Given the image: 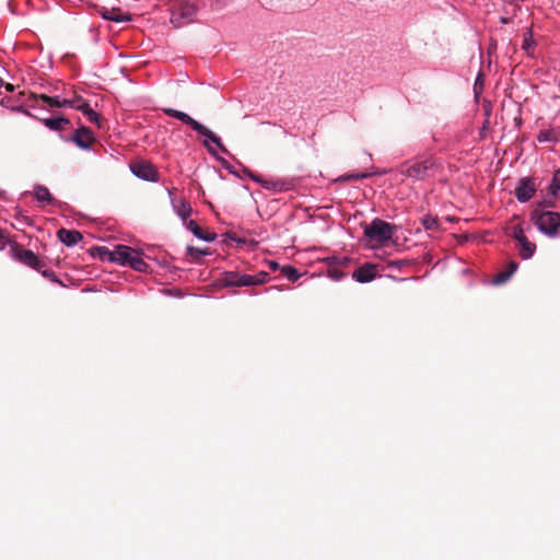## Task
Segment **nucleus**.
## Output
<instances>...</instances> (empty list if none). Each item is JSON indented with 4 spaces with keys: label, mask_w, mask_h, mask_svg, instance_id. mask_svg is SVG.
Segmentation results:
<instances>
[{
    "label": "nucleus",
    "mask_w": 560,
    "mask_h": 560,
    "mask_svg": "<svg viewBox=\"0 0 560 560\" xmlns=\"http://www.w3.org/2000/svg\"><path fill=\"white\" fill-rule=\"evenodd\" d=\"M441 172V164L431 156L413 159L401 164L399 173L413 180H427Z\"/></svg>",
    "instance_id": "nucleus-1"
},
{
    "label": "nucleus",
    "mask_w": 560,
    "mask_h": 560,
    "mask_svg": "<svg viewBox=\"0 0 560 560\" xmlns=\"http://www.w3.org/2000/svg\"><path fill=\"white\" fill-rule=\"evenodd\" d=\"M550 201H544L530 212V220L537 229L549 237H557L560 230V213L544 208L552 207Z\"/></svg>",
    "instance_id": "nucleus-2"
},
{
    "label": "nucleus",
    "mask_w": 560,
    "mask_h": 560,
    "mask_svg": "<svg viewBox=\"0 0 560 560\" xmlns=\"http://www.w3.org/2000/svg\"><path fill=\"white\" fill-rule=\"evenodd\" d=\"M268 280V273L260 271L256 275H246L237 271H225L220 275L218 282L221 287H254L264 284Z\"/></svg>",
    "instance_id": "nucleus-3"
},
{
    "label": "nucleus",
    "mask_w": 560,
    "mask_h": 560,
    "mask_svg": "<svg viewBox=\"0 0 560 560\" xmlns=\"http://www.w3.org/2000/svg\"><path fill=\"white\" fill-rule=\"evenodd\" d=\"M170 22L176 28L184 27L195 21L198 8L186 0H173L170 2Z\"/></svg>",
    "instance_id": "nucleus-4"
},
{
    "label": "nucleus",
    "mask_w": 560,
    "mask_h": 560,
    "mask_svg": "<svg viewBox=\"0 0 560 560\" xmlns=\"http://www.w3.org/2000/svg\"><path fill=\"white\" fill-rule=\"evenodd\" d=\"M163 113L168 117L176 118L182 122L188 125L192 130L197 131L199 135L206 137L212 143H214L222 152H228L221 139L217 135H214L210 129H208L199 121L191 118L188 114L170 107L163 108Z\"/></svg>",
    "instance_id": "nucleus-5"
},
{
    "label": "nucleus",
    "mask_w": 560,
    "mask_h": 560,
    "mask_svg": "<svg viewBox=\"0 0 560 560\" xmlns=\"http://www.w3.org/2000/svg\"><path fill=\"white\" fill-rule=\"evenodd\" d=\"M116 262L129 266L137 271L144 272L147 271L149 265L142 259L139 252L135 248L126 246V245H117L115 247Z\"/></svg>",
    "instance_id": "nucleus-6"
},
{
    "label": "nucleus",
    "mask_w": 560,
    "mask_h": 560,
    "mask_svg": "<svg viewBox=\"0 0 560 560\" xmlns=\"http://www.w3.org/2000/svg\"><path fill=\"white\" fill-rule=\"evenodd\" d=\"M395 230V225L376 218L365 225L364 235L372 242L384 244L393 237Z\"/></svg>",
    "instance_id": "nucleus-7"
},
{
    "label": "nucleus",
    "mask_w": 560,
    "mask_h": 560,
    "mask_svg": "<svg viewBox=\"0 0 560 560\" xmlns=\"http://www.w3.org/2000/svg\"><path fill=\"white\" fill-rule=\"evenodd\" d=\"M13 257L24 265L40 271L45 264L30 249H25L21 245L13 243L11 246Z\"/></svg>",
    "instance_id": "nucleus-8"
},
{
    "label": "nucleus",
    "mask_w": 560,
    "mask_h": 560,
    "mask_svg": "<svg viewBox=\"0 0 560 560\" xmlns=\"http://www.w3.org/2000/svg\"><path fill=\"white\" fill-rule=\"evenodd\" d=\"M537 186L532 177H522L518 179L514 195L520 202L528 201L536 192Z\"/></svg>",
    "instance_id": "nucleus-9"
},
{
    "label": "nucleus",
    "mask_w": 560,
    "mask_h": 560,
    "mask_svg": "<svg viewBox=\"0 0 560 560\" xmlns=\"http://www.w3.org/2000/svg\"><path fill=\"white\" fill-rule=\"evenodd\" d=\"M69 107L82 112L90 122L96 124L98 127H101L100 115L96 112H94L89 105V103L81 96H75L74 98L70 100Z\"/></svg>",
    "instance_id": "nucleus-10"
},
{
    "label": "nucleus",
    "mask_w": 560,
    "mask_h": 560,
    "mask_svg": "<svg viewBox=\"0 0 560 560\" xmlns=\"http://www.w3.org/2000/svg\"><path fill=\"white\" fill-rule=\"evenodd\" d=\"M132 173L142 179L156 182L158 180V171L155 167L147 162H137L131 165Z\"/></svg>",
    "instance_id": "nucleus-11"
},
{
    "label": "nucleus",
    "mask_w": 560,
    "mask_h": 560,
    "mask_svg": "<svg viewBox=\"0 0 560 560\" xmlns=\"http://www.w3.org/2000/svg\"><path fill=\"white\" fill-rule=\"evenodd\" d=\"M71 139L81 149L91 148L92 143L95 141L91 129L84 126L77 129Z\"/></svg>",
    "instance_id": "nucleus-12"
},
{
    "label": "nucleus",
    "mask_w": 560,
    "mask_h": 560,
    "mask_svg": "<svg viewBox=\"0 0 560 560\" xmlns=\"http://www.w3.org/2000/svg\"><path fill=\"white\" fill-rule=\"evenodd\" d=\"M376 277V267L372 264H364L363 266L355 269L352 273V278L361 283L370 282Z\"/></svg>",
    "instance_id": "nucleus-13"
},
{
    "label": "nucleus",
    "mask_w": 560,
    "mask_h": 560,
    "mask_svg": "<svg viewBox=\"0 0 560 560\" xmlns=\"http://www.w3.org/2000/svg\"><path fill=\"white\" fill-rule=\"evenodd\" d=\"M30 98L37 101L45 102L49 107H69L70 106V100H60L58 96L51 97L46 94H35L31 93Z\"/></svg>",
    "instance_id": "nucleus-14"
},
{
    "label": "nucleus",
    "mask_w": 560,
    "mask_h": 560,
    "mask_svg": "<svg viewBox=\"0 0 560 560\" xmlns=\"http://www.w3.org/2000/svg\"><path fill=\"white\" fill-rule=\"evenodd\" d=\"M58 238L66 245V246H74L82 240V234L79 231L75 230H67V229H60L57 232Z\"/></svg>",
    "instance_id": "nucleus-15"
},
{
    "label": "nucleus",
    "mask_w": 560,
    "mask_h": 560,
    "mask_svg": "<svg viewBox=\"0 0 560 560\" xmlns=\"http://www.w3.org/2000/svg\"><path fill=\"white\" fill-rule=\"evenodd\" d=\"M187 229L195 235L197 236L198 238L200 240H203V241H207V242H211L213 241L217 235L215 233H210V232H205L198 224L196 221L194 220H190L188 223H187Z\"/></svg>",
    "instance_id": "nucleus-16"
},
{
    "label": "nucleus",
    "mask_w": 560,
    "mask_h": 560,
    "mask_svg": "<svg viewBox=\"0 0 560 560\" xmlns=\"http://www.w3.org/2000/svg\"><path fill=\"white\" fill-rule=\"evenodd\" d=\"M34 197L39 202H46V203H49V205L57 203V200L52 197V195L50 194L48 188L43 186V185H36L34 187Z\"/></svg>",
    "instance_id": "nucleus-17"
},
{
    "label": "nucleus",
    "mask_w": 560,
    "mask_h": 560,
    "mask_svg": "<svg viewBox=\"0 0 560 560\" xmlns=\"http://www.w3.org/2000/svg\"><path fill=\"white\" fill-rule=\"evenodd\" d=\"M103 18L109 21L114 22H124V21H130V15L127 13H124L120 9L112 8V9H105L102 13Z\"/></svg>",
    "instance_id": "nucleus-18"
},
{
    "label": "nucleus",
    "mask_w": 560,
    "mask_h": 560,
    "mask_svg": "<svg viewBox=\"0 0 560 560\" xmlns=\"http://www.w3.org/2000/svg\"><path fill=\"white\" fill-rule=\"evenodd\" d=\"M43 124L54 131H61L70 124V120L66 117H57V118H45L42 119Z\"/></svg>",
    "instance_id": "nucleus-19"
},
{
    "label": "nucleus",
    "mask_w": 560,
    "mask_h": 560,
    "mask_svg": "<svg viewBox=\"0 0 560 560\" xmlns=\"http://www.w3.org/2000/svg\"><path fill=\"white\" fill-rule=\"evenodd\" d=\"M536 250V245L532 243L528 238H523V241L518 244V253L523 259L530 258Z\"/></svg>",
    "instance_id": "nucleus-20"
},
{
    "label": "nucleus",
    "mask_w": 560,
    "mask_h": 560,
    "mask_svg": "<svg viewBox=\"0 0 560 560\" xmlns=\"http://www.w3.org/2000/svg\"><path fill=\"white\" fill-rule=\"evenodd\" d=\"M534 47H535V42L533 39L532 31L527 30L524 33V40H523V44H522V49H524L527 52V55H532L533 50H534Z\"/></svg>",
    "instance_id": "nucleus-21"
},
{
    "label": "nucleus",
    "mask_w": 560,
    "mask_h": 560,
    "mask_svg": "<svg viewBox=\"0 0 560 560\" xmlns=\"http://www.w3.org/2000/svg\"><path fill=\"white\" fill-rule=\"evenodd\" d=\"M281 272L288 280L293 282L300 278L298 269L290 265L283 266Z\"/></svg>",
    "instance_id": "nucleus-22"
},
{
    "label": "nucleus",
    "mask_w": 560,
    "mask_h": 560,
    "mask_svg": "<svg viewBox=\"0 0 560 560\" xmlns=\"http://www.w3.org/2000/svg\"><path fill=\"white\" fill-rule=\"evenodd\" d=\"M548 189L553 197L558 195V191L560 190V168L553 173V177Z\"/></svg>",
    "instance_id": "nucleus-23"
},
{
    "label": "nucleus",
    "mask_w": 560,
    "mask_h": 560,
    "mask_svg": "<svg viewBox=\"0 0 560 560\" xmlns=\"http://www.w3.org/2000/svg\"><path fill=\"white\" fill-rule=\"evenodd\" d=\"M262 187L266 189H271L275 191H282L285 190V184L281 180H268L265 179L262 183Z\"/></svg>",
    "instance_id": "nucleus-24"
},
{
    "label": "nucleus",
    "mask_w": 560,
    "mask_h": 560,
    "mask_svg": "<svg viewBox=\"0 0 560 560\" xmlns=\"http://www.w3.org/2000/svg\"><path fill=\"white\" fill-rule=\"evenodd\" d=\"M96 250L98 252L100 257L103 260H108V261L116 262V256L114 255L115 254V249L114 250H109L106 247H97Z\"/></svg>",
    "instance_id": "nucleus-25"
},
{
    "label": "nucleus",
    "mask_w": 560,
    "mask_h": 560,
    "mask_svg": "<svg viewBox=\"0 0 560 560\" xmlns=\"http://www.w3.org/2000/svg\"><path fill=\"white\" fill-rule=\"evenodd\" d=\"M191 213V207L189 203L183 201L180 207L178 208L177 210V214L184 220L186 221L187 218L190 215Z\"/></svg>",
    "instance_id": "nucleus-26"
},
{
    "label": "nucleus",
    "mask_w": 560,
    "mask_h": 560,
    "mask_svg": "<svg viewBox=\"0 0 560 560\" xmlns=\"http://www.w3.org/2000/svg\"><path fill=\"white\" fill-rule=\"evenodd\" d=\"M187 254L188 256H190L191 258H198L200 257L201 255H207L209 254L208 249H200V248H197V247H194V246H188L187 247Z\"/></svg>",
    "instance_id": "nucleus-27"
},
{
    "label": "nucleus",
    "mask_w": 560,
    "mask_h": 560,
    "mask_svg": "<svg viewBox=\"0 0 560 560\" xmlns=\"http://www.w3.org/2000/svg\"><path fill=\"white\" fill-rule=\"evenodd\" d=\"M510 277H511V271L503 270L495 275L493 282L495 284H502V283L506 282L510 279Z\"/></svg>",
    "instance_id": "nucleus-28"
},
{
    "label": "nucleus",
    "mask_w": 560,
    "mask_h": 560,
    "mask_svg": "<svg viewBox=\"0 0 560 560\" xmlns=\"http://www.w3.org/2000/svg\"><path fill=\"white\" fill-rule=\"evenodd\" d=\"M537 140L539 142H545V141L556 140V138L553 137L551 130H540L538 136H537Z\"/></svg>",
    "instance_id": "nucleus-29"
},
{
    "label": "nucleus",
    "mask_w": 560,
    "mask_h": 560,
    "mask_svg": "<svg viewBox=\"0 0 560 560\" xmlns=\"http://www.w3.org/2000/svg\"><path fill=\"white\" fill-rule=\"evenodd\" d=\"M423 225L427 230H433L436 229L439 224L436 218L428 215L423 219Z\"/></svg>",
    "instance_id": "nucleus-30"
},
{
    "label": "nucleus",
    "mask_w": 560,
    "mask_h": 560,
    "mask_svg": "<svg viewBox=\"0 0 560 560\" xmlns=\"http://www.w3.org/2000/svg\"><path fill=\"white\" fill-rule=\"evenodd\" d=\"M503 10H504V13H505V14H510V16H501V18H500V22H501L502 24H509V23L512 21L513 16H514V15L511 13V11H512V7H510L509 4H505V7H504V9H503Z\"/></svg>",
    "instance_id": "nucleus-31"
},
{
    "label": "nucleus",
    "mask_w": 560,
    "mask_h": 560,
    "mask_svg": "<svg viewBox=\"0 0 560 560\" xmlns=\"http://www.w3.org/2000/svg\"><path fill=\"white\" fill-rule=\"evenodd\" d=\"M370 174L368 173H351V174H347L342 177L343 180H351V179H361V178H366L369 177Z\"/></svg>",
    "instance_id": "nucleus-32"
},
{
    "label": "nucleus",
    "mask_w": 560,
    "mask_h": 560,
    "mask_svg": "<svg viewBox=\"0 0 560 560\" xmlns=\"http://www.w3.org/2000/svg\"><path fill=\"white\" fill-rule=\"evenodd\" d=\"M329 276L335 280H340L341 278H343L345 273L341 270H339L337 267H330Z\"/></svg>",
    "instance_id": "nucleus-33"
},
{
    "label": "nucleus",
    "mask_w": 560,
    "mask_h": 560,
    "mask_svg": "<svg viewBox=\"0 0 560 560\" xmlns=\"http://www.w3.org/2000/svg\"><path fill=\"white\" fill-rule=\"evenodd\" d=\"M513 237L517 241L518 244L523 241V238H527L522 228H516L514 230Z\"/></svg>",
    "instance_id": "nucleus-34"
},
{
    "label": "nucleus",
    "mask_w": 560,
    "mask_h": 560,
    "mask_svg": "<svg viewBox=\"0 0 560 560\" xmlns=\"http://www.w3.org/2000/svg\"><path fill=\"white\" fill-rule=\"evenodd\" d=\"M247 175L256 183L260 184L262 186V183H264V178L256 174V173H253L252 171H247Z\"/></svg>",
    "instance_id": "nucleus-35"
},
{
    "label": "nucleus",
    "mask_w": 560,
    "mask_h": 560,
    "mask_svg": "<svg viewBox=\"0 0 560 560\" xmlns=\"http://www.w3.org/2000/svg\"><path fill=\"white\" fill-rule=\"evenodd\" d=\"M518 265L515 261H510L508 265L506 271H511V276L516 271Z\"/></svg>",
    "instance_id": "nucleus-36"
},
{
    "label": "nucleus",
    "mask_w": 560,
    "mask_h": 560,
    "mask_svg": "<svg viewBox=\"0 0 560 560\" xmlns=\"http://www.w3.org/2000/svg\"><path fill=\"white\" fill-rule=\"evenodd\" d=\"M9 242L8 235L0 229V245H4Z\"/></svg>",
    "instance_id": "nucleus-37"
},
{
    "label": "nucleus",
    "mask_w": 560,
    "mask_h": 560,
    "mask_svg": "<svg viewBox=\"0 0 560 560\" xmlns=\"http://www.w3.org/2000/svg\"><path fill=\"white\" fill-rule=\"evenodd\" d=\"M335 260L337 261L338 265L340 266H343V265H347L349 262V259L347 257H342V258H335Z\"/></svg>",
    "instance_id": "nucleus-38"
},
{
    "label": "nucleus",
    "mask_w": 560,
    "mask_h": 560,
    "mask_svg": "<svg viewBox=\"0 0 560 560\" xmlns=\"http://www.w3.org/2000/svg\"><path fill=\"white\" fill-rule=\"evenodd\" d=\"M43 275L47 278H55L54 271L44 270Z\"/></svg>",
    "instance_id": "nucleus-39"
},
{
    "label": "nucleus",
    "mask_w": 560,
    "mask_h": 560,
    "mask_svg": "<svg viewBox=\"0 0 560 560\" xmlns=\"http://www.w3.org/2000/svg\"><path fill=\"white\" fill-rule=\"evenodd\" d=\"M269 265H270V268L273 270H276L279 267L278 262H276V261H270Z\"/></svg>",
    "instance_id": "nucleus-40"
},
{
    "label": "nucleus",
    "mask_w": 560,
    "mask_h": 560,
    "mask_svg": "<svg viewBox=\"0 0 560 560\" xmlns=\"http://www.w3.org/2000/svg\"><path fill=\"white\" fill-rule=\"evenodd\" d=\"M5 89H7L9 92L14 91V86H13L12 84H10V83H8V84L5 85Z\"/></svg>",
    "instance_id": "nucleus-41"
},
{
    "label": "nucleus",
    "mask_w": 560,
    "mask_h": 560,
    "mask_svg": "<svg viewBox=\"0 0 560 560\" xmlns=\"http://www.w3.org/2000/svg\"><path fill=\"white\" fill-rule=\"evenodd\" d=\"M203 145L207 147L209 151H211V149L208 147V142L207 141L203 142Z\"/></svg>",
    "instance_id": "nucleus-42"
},
{
    "label": "nucleus",
    "mask_w": 560,
    "mask_h": 560,
    "mask_svg": "<svg viewBox=\"0 0 560 560\" xmlns=\"http://www.w3.org/2000/svg\"><path fill=\"white\" fill-rule=\"evenodd\" d=\"M2 84H3V81H2V79L0 78V86H1Z\"/></svg>",
    "instance_id": "nucleus-43"
}]
</instances>
